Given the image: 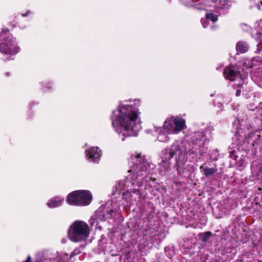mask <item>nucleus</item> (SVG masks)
Masks as SVG:
<instances>
[{
	"instance_id": "18",
	"label": "nucleus",
	"mask_w": 262,
	"mask_h": 262,
	"mask_svg": "<svg viewBox=\"0 0 262 262\" xmlns=\"http://www.w3.org/2000/svg\"><path fill=\"white\" fill-rule=\"evenodd\" d=\"M212 233L210 231H207L201 234V236L202 237V241L204 243H206L209 237L211 236Z\"/></svg>"
},
{
	"instance_id": "26",
	"label": "nucleus",
	"mask_w": 262,
	"mask_h": 262,
	"mask_svg": "<svg viewBox=\"0 0 262 262\" xmlns=\"http://www.w3.org/2000/svg\"><path fill=\"white\" fill-rule=\"evenodd\" d=\"M261 5H262V2H261Z\"/></svg>"
},
{
	"instance_id": "13",
	"label": "nucleus",
	"mask_w": 262,
	"mask_h": 262,
	"mask_svg": "<svg viewBox=\"0 0 262 262\" xmlns=\"http://www.w3.org/2000/svg\"><path fill=\"white\" fill-rule=\"evenodd\" d=\"M201 171L203 172V174L206 177H209L212 176L213 174L217 171V168L216 167L212 168H209L207 166H204L202 165L200 167Z\"/></svg>"
},
{
	"instance_id": "16",
	"label": "nucleus",
	"mask_w": 262,
	"mask_h": 262,
	"mask_svg": "<svg viewBox=\"0 0 262 262\" xmlns=\"http://www.w3.org/2000/svg\"><path fill=\"white\" fill-rule=\"evenodd\" d=\"M193 138V142L195 144H197L198 142L202 141L204 139V135L202 132H196L194 133V135Z\"/></svg>"
},
{
	"instance_id": "5",
	"label": "nucleus",
	"mask_w": 262,
	"mask_h": 262,
	"mask_svg": "<svg viewBox=\"0 0 262 262\" xmlns=\"http://www.w3.org/2000/svg\"><path fill=\"white\" fill-rule=\"evenodd\" d=\"M90 230L88 225L80 221L74 222L70 227L68 236L70 240L78 242L85 240L89 236Z\"/></svg>"
},
{
	"instance_id": "20",
	"label": "nucleus",
	"mask_w": 262,
	"mask_h": 262,
	"mask_svg": "<svg viewBox=\"0 0 262 262\" xmlns=\"http://www.w3.org/2000/svg\"><path fill=\"white\" fill-rule=\"evenodd\" d=\"M29 13H30V12L29 11H28L27 12V13H26V14H22V16H27V14H29Z\"/></svg>"
},
{
	"instance_id": "8",
	"label": "nucleus",
	"mask_w": 262,
	"mask_h": 262,
	"mask_svg": "<svg viewBox=\"0 0 262 262\" xmlns=\"http://www.w3.org/2000/svg\"><path fill=\"white\" fill-rule=\"evenodd\" d=\"M87 159L93 162L98 163L101 156L100 150L98 147H92L85 151Z\"/></svg>"
},
{
	"instance_id": "9",
	"label": "nucleus",
	"mask_w": 262,
	"mask_h": 262,
	"mask_svg": "<svg viewBox=\"0 0 262 262\" xmlns=\"http://www.w3.org/2000/svg\"><path fill=\"white\" fill-rule=\"evenodd\" d=\"M64 198L62 196H55L50 199L47 203L48 207L54 208L62 205L64 201Z\"/></svg>"
},
{
	"instance_id": "21",
	"label": "nucleus",
	"mask_w": 262,
	"mask_h": 262,
	"mask_svg": "<svg viewBox=\"0 0 262 262\" xmlns=\"http://www.w3.org/2000/svg\"><path fill=\"white\" fill-rule=\"evenodd\" d=\"M243 83H244L243 81L242 80H241L239 83V85L241 86L242 84L243 85Z\"/></svg>"
},
{
	"instance_id": "15",
	"label": "nucleus",
	"mask_w": 262,
	"mask_h": 262,
	"mask_svg": "<svg viewBox=\"0 0 262 262\" xmlns=\"http://www.w3.org/2000/svg\"><path fill=\"white\" fill-rule=\"evenodd\" d=\"M74 255V254L72 253L70 256L68 255L67 253H64L63 254H61L60 255L58 254V259L59 260V262H69L70 258Z\"/></svg>"
},
{
	"instance_id": "1",
	"label": "nucleus",
	"mask_w": 262,
	"mask_h": 262,
	"mask_svg": "<svg viewBox=\"0 0 262 262\" xmlns=\"http://www.w3.org/2000/svg\"><path fill=\"white\" fill-rule=\"evenodd\" d=\"M132 165L128 170L129 174L126 179L119 181L116 188L119 191H124L123 199L127 203L132 204L134 201L139 200L141 198V188L143 181L147 174H150L154 165L145 159L144 156L135 153L130 156Z\"/></svg>"
},
{
	"instance_id": "10",
	"label": "nucleus",
	"mask_w": 262,
	"mask_h": 262,
	"mask_svg": "<svg viewBox=\"0 0 262 262\" xmlns=\"http://www.w3.org/2000/svg\"><path fill=\"white\" fill-rule=\"evenodd\" d=\"M224 76L226 79L232 81L237 76V73L232 67H227L224 70Z\"/></svg>"
},
{
	"instance_id": "23",
	"label": "nucleus",
	"mask_w": 262,
	"mask_h": 262,
	"mask_svg": "<svg viewBox=\"0 0 262 262\" xmlns=\"http://www.w3.org/2000/svg\"><path fill=\"white\" fill-rule=\"evenodd\" d=\"M187 1L188 2H190V3H191V2H192V0H187Z\"/></svg>"
},
{
	"instance_id": "24",
	"label": "nucleus",
	"mask_w": 262,
	"mask_h": 262,
	"mask_svg": "<svg viewBox=\"0 0 262 262\" xmlns=\"http://www.w3.org/2000/svg\"><path fill=\"white\" fill-rule=\"evenodd\" d=\"M258 262H262V260H259Z\"/></svg>"
},
{
	"instance_id": "3",
	"label": "nucleus",
	"mask_w": 262,
	"mask_h": 262,
	"mask_svg": "<svg viewBox=\"0 0 262 262\" xmlns=\"http://www.w3.org/2000/svg\"><path fill=\"white\" fill-rule=\"evenodd\" d=\"M186 128L185 120L182 117L173 116L168 117L164 121L163 128H156V131L160 133L158 139L160 142L169 140L168 135L178 134Z\"/></svg>"
},
{
	"instance_id": "2",
	"label": "nucleus",
	"mask_w": 262,
	"mask_h": 262,
	"mask_svg": "<svg viewBox=\"0 0 262 262\" xmlns=\"http://www.w3.org/2000/svg\"><path fill=\"white\" fill-rule=\"evenodd\" d=\"M140 104L139 99L122 101L113 112L112 125L122 141L125 137L137 136L142 128L140 112L137 107Z\"/></svg>"
},
{
	"instance_id": "4",
	"label": "nucleus",
	"mask_w": 262,
	"mask_h": 262,
	"mask_svg": "<svg viewBox=\"0 0 262 262\" xmlns=\"http://www.w3.org/2000/svg\"><path fill=\"white\" fill-rule=\"evenodd\" d=\"M19 50L16 43L15 39L9 30L3 29L0 33V52L6 56L4 59L10 60V57L17 54Z\"/></svg>"
},
{
	"instance_id": "19",
	"label": "nucleus",
	"mask_w": 262,
	"mask_h": 262,
	"mask_svg": "<svg viewBox=\"0 0 262 262\" xmlns=\"http://www.w3.org/2000/svg\"><path fill=\"white\" fill-rule=\"evenodd\" d=\"M241 90L238 89L236 92L235 95L236 96H239L241 94Z\"/></svg>"
},
{
	"instance_id": "14",
	"label": "nucleus",
	"mask_w": 262,
	"mask_h": 262,
	"mask_svg": "<svg viewBox=\"0 0 262 262\" xmlns=\"http://www.w3.org/2000/svg\"><path fill=\"white\" fill-rule=\"evenodd\" d=\"M236 50L237 53L242 54L246 52L248 50V46L247 43L244 41L238 42L236 46Z\"/></svg>"
},
{
	"instance_id": "22",
	"label": "nucleus",
	"mask_w": 262,
	"mask_h": 262,
	"mask_svg": "<svg viewBox=\"0 0 262 262\" xmlns=\"http://www.w3.org/2000/svg\"><path fill=\"white\" fill-rule=\"evenodd\" d=\"M101 211V209H99V210L97 211H96V213H100Z\"/></svg>"
},
{
	"instance_id": "11",
	"label": "nucleus",
	"mask_w": 262,
	"mask_h": 262,
	"mask_svg": "<svg viewBox=\"0 0 262 262\" xmlns=\"http://www.w3.org/2000/svg\"><path fill=\"white\" fill-rule=\"evenodd\" d=\"M218 19L217 15L211 13H207L206 14V18L202 19L201 22L204 28H206L208 26V20H211L213 23L217 21Z\"/></svg>"
},
{
	"instance_id": "6",
	"label": "nucleus",
	"mask_w": 262,
	"mask_h": 262,
	"mask_svg": "<svg viewBox=\"0 0 262 262\" xmlns=\"http://www.w3.org/2000/svg\"><path fill=\"white\" fill-rule=\"evenodd\" d=\"M182 143L175 141L170 148L165 149V157L160 164V170L163 174H165L170 169V164L169 162L175 154L183 155L185 151L184 148L181 146Z\"/></svg>"
},
{
	"instance_id": "25",
	"label": "nucleus",
	"mask_w": 262,
	"mask_h": 262,
	"mask_svg": "<svg viewBox=\"0 0 262 262\" xmlns=\"http://www.w3.org/2000/svg\"><path fill=\"white\" fill-rule=\"evenodd\" d=\"M217 160V158H214V160Z\"/></svg>"
},
{
	"instance_id": "12",
	"label": "nucleus",
	"mask_w": 262,
	"mask_h": 262,
	"mask_svg": "<svg viewBox=\"0 0 262 262\" xmlns=\"http://www.w3.org/2000/svg\"><path fill=\"white\" fill-rule=\"evenodd\" d=\"M58 256V253H50L44 256L40 261H36V262H59Z\"/></svg>"
},
{
	"instance_id": "17",
	"label": "nucleus",
	"mask_w": 262,
	"mask_h": 262,
	"mask_svg": "<svg viewBox=\"0 0 262 262\" xmlns=\"http://www.w3.org/2000/svg\"><path fill=\"white\" fill-rule=\"evenodd\" d=\"M112 212V210L110 209L107 211L106 214H104L103 212H101L100 214L99 215V219L101 221H105L107 219L111 217Z\"/></svg>"
},
{
	"instance_id": "7",
	"label": "nucleus",
	"mask_w": 262,
	"mask_h": 262,
	"mask_svg": "<svg viewBox=\"0 0 262 262\" xmlns=\"http://www.w3.org/2000/svg\"><path fill=\"white\" fill-rule=\"evenodd\" d=\"M92 196L88 190H76L70 193L67 197V203L74 206H86L90 204Z\"/></svg>"
}]
</instances>
